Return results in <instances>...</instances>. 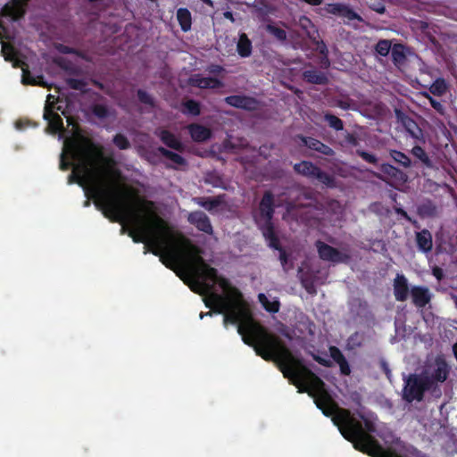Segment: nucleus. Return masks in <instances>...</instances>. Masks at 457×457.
Wrapping results in <instances>:
<instances>
[{
	"label": "nucleus",
	"mask_w": 457,
	"mask_h": 457,
	"mask_svg": "<svg viewBox=\"0 0 457 457\" xmlns=\"http://www.w3.org/2000/svg\"><path fill=\"white\" fill-rule=\"evenodd\" d=\"M44 119L47 131L63 140L60 168L71 169L69 183L82 187L107 218L120 222L134 242L145 244V253L159 256L191 290L204 295L207 307L223 314L225 325H237L243 341L264 360L276 361L292 382V351L253 320L241 293L203 259L201 250L162 219L153 202L122 181L114 162L71 122L63 102L48 95Z\"/></svg>",
	"instance_id": "obj_1"
},
{
	"label": "nucleus",
	"mask_w": 457,
	"mask_h": 457,
	"mask_svg": "<svg viewBox=\"0 0 457 457\" xmlns=\"http://www.w3.org/2000/svg\"><path fill=\"white\" fill-rule=\"evenodd\" d=\"M449 371L450 367L443 356L428 357L420 374L404 378L403 398L408 402L420 401L424 392L436 390L446 380Z\"/></svg>",
	"instance_id": "obj_2"
},
{
	"label": "nucleus",
	"mask_w": 457,
	"mask_h": 457,
	"mask_svg": "<svg viewBox=\"0 0 457 457\" xmlns=\"http://www.w3.org/2000/svg\"><path fill=\"white\" fill-rule=\"evenodd\" d=\"M272 213V196L270 193H266L260 204L258 213L254 215V220L259 228L262 229L269 245L276 250H279V259L281 265L283 266V269L287 270L288 269L287 267V255L286 253L278 247V242L271 225Z\"/></svg>",
	"instance_id": "obj_3"
},
{
	"label": "nucleus",
	"mask_w": 457,
	"mask_h": 457,
	"mask_svg": "<svg viewBox=\"0 0 457 457\" xmlns=\"http://www.w3.org/2000/svg\"><path fill=\"white\" fill-rule=\"evenodd\" d=\"M2 54L5 61L11 62L14 67H20L22 71V83L30 85H39L42 83V77L33 76L28 70L25 62L27 56L21 51L17 50L9 43L2 42Z\"/></svg>",
	"instance_id": "obj_4"
},
{
	"label": "nucleus",
	"mask_w": 457,
	"mask_h": 457,
	"mask_svg": "<svg viewBox=\"0 0 457 457\" xmlns=\"http://www.w3.org/2000/svg\"><path fill=\"white\" fill-rule=\"evenodd\" d=\"M295 170L304 176L319 179L328 187L333 186V179L329 175L321 172L319 168L309 162H302L295 165Z\"/></svg>",
	"instance_id": "obj_5"
},
{
	"label": "nucleus",
	"mask_w": 457,
	"mask_h": 457,
	"mask_svg": "<svg viewBox=\"0 0 457 457\" xmlns=\"http://www.w3.org/2000/svg\"><path fill=\"white\" fill-rule=\"evenodd\" d=\"M318 252L320 254V257L322 260L332 262H345L348 255L337 251V249L325 245L323 243L319 242L317 244Z\"/></svg>",
	"instance_id": "obj_6"
},
{
	"label": "nucleus",
	"mask_w": 457,
	"mask_h": 457,
	"mask_svg": "<svg viewBox=\"0 0 457 457\" xmlns=\"http://www.w3.org/2000/svg\"><path fill=\"white\" fill-rule=\"evenodd\" d=\"M187 220L197 229L206 233L212 234V227L207 215L203 212H193L187 216Z\"/></svg>",
	"instance_id": "obj_7"
},
{
	"label": "nucleus",
	"mask_w": 457,
	"mask_h": 457,
	"mask_svg": "<svg viewBox=\"0 0 457 457\" xmlns=\"http://www.w3.org/2000/svg\"><path fill=\"white\" fill-rule=\"evenodd\" d=\"M194 201L200 206L204 207L209 212H219L224 204L222 196L209 197V198H195Z\"/></svg>",
	"instance_id": "obj_8"
},
{
	"label": "nucleus",
	"mask_w": 457,
	"mask_h": 457,
	"mask_svg": "<svg viewBox=\"0 0 457 457\" xmlns=\"http://www.w3.org/2000/svg\"><path fill=\"white\" fill-rule=\"evenodd\" d=\"M226 102L229 105H232V106H235L237 108L246 109V110H253L257 107V102L253 98L246 97V96H228L226 98Z\"/></svg>",
	"instance_id": "obj_9"
},
{
	"label": "nucleus",
	"mask_w": 457,
	"mask_h": 457,
	"mask_svg": "<svg viewBox=\"0 0 457 457\" xmlns=\"http://www.w3.org/2000/svg\"><path fill=\"white\" fill-rule=\"evenodd\" d=\"M394 293L396 300L404 301L406 300L409 288L407 279L403 275L398 274L394 281Z\"/></svg>",
	"instance_id": "obj_10"
},
{
	"label": "nucleus",
	"mask_w": 457,
	"mask_h": 457,
	"mask_svg": "<svg viewBox=\"0 0 457 457\" xmlns=\"http://www.w3.org/2000/svg\"><path fill=\"white\" fill-rule=\"evenodd\" d=\"M327 11L329 13L339 15L348 20L360 19L349 6L343 4H330L327 7Z\"/></svg>",
	"instance_id": "obj_11"
},
{
	"label": "nucleus",
	"mask_w": 457,
	"mask_h": 457,
	"mask_svg": "<svg viewBox=\"0 0 457 457\" xmlns=\"http://www.w3.org/2000/svg\"><path fill=\"white\" fill-rule=\"evenodd\" d=\"M411 295L415 305L419 307L425 306L430 300L431 295L428 288L423 287H414L411 288Z\"/></svg>",
	"instance_id": "obj_12"
},
{
	"label": "nucleus",
	"mask_w": 457,
	"mask_h": 457,
	"mask_svg": "<svg viewBox=\"0 0 457 457\" xmlns=\"http://www.w3.org/2000/svg\"><path fill=\"white\" fill-rule=\"evenodd\" d=\"M191 83L200 88H216L220 86V82L216 79L202 77L195 75L191 79Z\"/></svg>",
	"instance_id": "obj_13"
},
{
	"label": "nucleus",
	"mask_w": 457,
	"mask_h": 457,
	"mask_svg": "<svg viewBox=\"0 0 457 457\" xmlns=\"http://www.w3.org/2000/svg\"><path fill=\"white\" fill-rule=\"evenodd\" d=\"M329 353L333 360L339 365L341 373L344 375H349L351 372L348 362L345 359L342 353L336 347L332 346L329 348Z\"/></svg>",
	"instance_id": "obj_14"
},
{
	"label": "nucleus",
	"mask_w": 457,
	"mask_h": 457,
	"mask_svg": "<svg viewBox=\"0 0 457 457\" xmlns=\"http://www.w3.org/2000/svg\"><path fill=\"white\" fill-rule=\"evenodd\" d=\"M188 129L191 137L195 141L202 142L208 139L211 137V130L204 126L195 124L189 126Z\"/></svg>",
	"instance_id": "obj_15"
},
{
	"label": "nucleus",
	"mask_w": 457,
	"mask_h": 457,
	"mask_svg": "<svg viewBox=\"0 0 457 457\" xmlns=\"http://www.w3.org/2000/svg\"><path fill=\"white\" fill-rule=\"evenodd\" d=\"M416 240L420 250L429 252L432 248V237L428 230H422L416 235Z\"/></svg>",
	"instance_id": "obj_16"
},
{
	"label": "nucleus",
	"mask_w": 457,
	"mask_h": 457,
	"mask_svg": "<svg viewBox=\"0 0 457 457\" xmlns=\"http://www.w3.org/2000/svg\"><path fill=\"white\" fill-rule=\"evenodd\" d=\"M177 19L183 31H188L191 29V13L186 8H179L177 12Z\"/></svg>",
	"instance_id": "obj_17"
},
{
	"label": "nucleus",
	"mask_w": 457,
	"mask_h": 457,
	"mask_svg": "<svg viewBox=\"0 0 457 457\" xmlns=\"http://www.w3.org/2000/svg\"><path fill=\"white\" fill-rule=\"evenodd\" d=\"M259 301L270 312H277L279 309V303L276 297L267 296L265 294H259Z\"/></svg>",
	"instance_id": "obj_18"
},
{
	"label": "nucleus",
	"mask_w": 457,
	"mask_h": 457,
	"mask_svg": "<svg viewBox=\"0 0 457 457\" xmlns=\"http://www.w3.org/2000/svg\"><path fill=\"white\" fill-rule=\"evenodd\" d=\"M237 52L242 57H247L252 53V43L245 33H242L239 37Z\"/></svg>",
	"instance_id": "obj_19"
},
{
	"label": "nucleus",
	"mask_w": 457,
	"mask_h": 457,
	"mask_svg": "<svg viewBox=\"0 0 457 457\" xmlns=\"http://www.w3.org/2000/svg\"><path fill=\"white\" fill-rule=\"evenodd\" d=\"M303 145L308 146L310 149H313L315 151L320 152L324 154H330L332 153L331 148L325 145L321 142L313 139V138H303L302 139Z\"/></svg>",
	"instance_id": "obj_20"
},
{
	"label": "nucleus",
	"mask_w": 457,
	"mask_h": 457,
	"mask_svg": "<svg viewBox=\"0 0 457 457\" xmlns=\"http://www.w3.org/2000/svg\"><path fill=\"white\" fill-rule=\"evenodd\" d=\"M161 140L168 146L179 150L182 146L180 141L167 130L160 131Z\"/></svg>",
	"instance_id": "obj_21"
},
{
	"label": "nucleus",
	"mask_w": 457,
	"mask_h": 457,
	"mask_svg": "<svg viewBox=\"0 0 457 457\" xmlns=\"http://www.w3.org/2000/svg\"><path fill=\"white\" fill-rule=\"evenodd\" d=\"M159 151L170 162V166L177 168L185 164L184 159L179 154L168 151L162 147L159 148Z\"/></svg>",
	"instance_id": "obj_22"
},
{
	"label": "nucleus",
	"mask_w": 457,
	"mask_h": 457,
	"mask_svg": "<svg viewBox=\"0 0 457 457\" xmlns=\"http://www.w3.org/2000/svg\"><path fill=\"white\" fill-rule=\"evenodd\" d=\"M381 170L384 173L389 175L391 178H394V179H399L402 181H405V179H406L405 175L402 171L395 169V167H393L390 164H383L381 167Z\"/></svg>",
	"instance_id": "obj_23"
},
{
	"label": "nucleus",
	"mask_w": 457,
	"mask_h": 457,
	"mask_svg": "<svg viewBox=\"0 0 457 457\" xmlns=\"http://www.w3.org/2000/svg\"><path fill=\"white\" fill-rule=\"evenodd\" d=\"M430 92L435 96H442L446 92L447 85L442 79H436L430 87Z\"/></svg>",
	"instance_id": "obj_24"
},
{
	"label": "nucleus",
	"mask_w": 457,
	"mask_h": 457,
	"mask_svg": "<svg viewBox=\"0 0 457 457\" xmlns=\"http://www.w3.org/2000/svg\"><path fill=\"white\" fill-rule=\"evenodd\" d=\"M183 112L191 115H197L200 113L199 104L195 101H187L183 104Z\"/></svg>",
	"instance_id": "obj_25"
},
{
	"label": "nucleus",
	"mask_w": 457,
	"mask_h": 457,
	"mask_svg": "<svg viewBox=\"0 0 457 457\" xmlns=\"http://www.w3.org/2000/svg\"><path fill=\"white\" fill-rule=\"evenodd\" d=\"M299 273H300V278H301V280H302V284L303 286L304 287V288L306 289V291L310 294H315L316 293V289H315V287L313 285V282L311 281L308 278H306L304 276V272H303V268H300L299 270Z\"/></svg>",
	"instance_id": "obj_26"
},
{
	"label": "nucleus",
	"mask_w": 457,
	"mask_h": 457,
	"mask_svg": "<svg viewBox=\"0 0 457 457\" xmlns=\"http://www.w3.org/2000/svg\"><path fill=\"white\" fill-rule=\"evenodd\" d=\"M391 156L395 162L403 164L404 167H408L411 164L409 157L401 152L393 151Z\"/></svg>",
	"instance_id": "obj_27"
},
{
	"label": "nucleus",
	"mask_w": 457,
	"mask_h": 457,
	"mask_svg": "<svg viewBox=\"0 0 457 457\" xmlns=\"http://www.w3.org/2000/svg\"><path fill=\"white\" fill-rule=\"evenodd\" d=\"M326 120L328 122L329 126L336 130L343 129V122L340 119L334 115L327 114L325 116Z\"/></svg>",
	"instance_id": "obj_28"
},
{
	"label": "nucleus",
	"mask_w": 457,
	"mask_h": 457,
	"mask_svg": "<svg viewBox=\"0 0 457 457\" xmlns=\"http://www.w3.org/2000/svg\"><path fill=\"white\" fill-rule=\"evenodd\" d=\"M391 48V45L387 40H381L376 46V51L382 56L388 54Z\"/></svg>",
	"instance_id": "obj_29"
},
{
	"label": "nucleus",
	"mask_w": 457,
	"mask_h": 457,
	"mask_svg": "<svg viewBox=\"0 0 457 457\" xmlns=\"http://www.w3.org/2000/svg\"><path fill=\"white\" fill-rule=\"evenodd\" d=\"M267 30L278 40H284L287 37L286 31L284 29L277 28L273 25H268Z\"/></svg>",
	"instance_id": "obj_30"
},
{
	"label": "nucleus",
	"mask_w": 457,
	"mask_h": 457,
	"mask_svg": "<svg viewBox=\"0 0 457 457\" xmlns=\"http://www.w3.org/2000/svg\"><path fill=\"white\" fill-rule=\"evenodd\" d=\"M113 142L120 149H126L129 145L128 139L122 135H117L114 137Z\"/></svg>",
	"instance_id": "obj_31"
},
{
	"label": "nucleus",
	"mask_w": 457,
	"mask_h": 457,
	"mask_svg": "<svg viewBox=\"0 0 457 457\" xmlns=\"http://www.w3.org/2000/svg\"><path fill=\"white\" fill-rule=\"evenodd\" d=\"M304 77L311 82L313 83H321L323 81V76L321 75H316L312 71H306L304 73Z\"/></svg>",
	"instance_id": "obj_32"
},
{
	"label": "nucleus",
	"mask_w": 457,
	"mask_h": 457,
	"mask_svg": "<svg viewBox=\"0 0 457 457\" xmlns=\"http://www.w3.org/2000/svg\"><path fill=\"white\" fill-rule=\"evenodd\" d=\"M95 114L99 118H104L108 114V109L104 105H96L94 108Z\"/></svg>",
	"instance_id": "obj_33"
},
{
	"label": "nucleus",
	"mask_w": 457,
	"mask_h": 457,
	"mask_svg": "<svg viewBox=\"0 0 457 457\" xmlns=\"http://www.w3.org/2000/svg\"><path fill=\"white\" fill-rule=\"evenodd\" d=\"M412 154L418 157L419 159L422 160L423 162L427 161V155L424 150L420 146H415L412 149Z\"/></svg>",
	"instance_id": "obj_34"
},
{
	"label": "nucleus",
	"mask_w": 457,
	"mask_h": 457,
	"mask_svg": "<svg viewBox=\"0 0 457 457\" xmlns=\"http://www.w3.org/2000/svg\"><path fill=\"white\" fill-rule=\"evenodd\" d=\"M138 98L139 100L144 103V104H149L150 106L153 105V101H152V98L149 95H147L145 92L144 91H138Z\"/></svg>",
	"instance_id": "obj_35"
},
{
	"label": "nucleus",
	"mask_w": 457,
	"mask_h": 457,
	"mask_svg": "<svg viewBox=\"0 0 457 457\" xmlns=\"http://www.w3.org/2000/svg\"><path fill=\"white\" fill-rule=\"evenodd\" d=\"M426 96L429 99V102H430L431 105L433 106V108L435 110H436L438 112L443 113L444 108H443V105L441 104V103H439L438 101L433 99L428 94Z\"/></svg>",
	"instance_id": "obj_36"
},
{
	"label": "nucleus",
	"mask_w": 457,
	"mask_h": 457,
	"mask_svg": "<svg viewBox=\"0 0 457 457\" xmlns=\"http://www.w3.org/2000/svg\"><path fill=\"white\" fill-rule=\"evenodd\" d=\"M360 154L368 162L374 163L377 161V159L374 155L368 154L366 152H361Z\"/></svg>",
	"instance_id": "obj_37"
},
{
	"label": "nucleus",
	"mask_w": 457,
	"mask_h": 457,
	"mask_svg": "<svg viewBox=\"0 0 457 457\" xmlns=\"http://www.w3.org/2000/svg\"><path fill=\"white\" fill-rule=\"evenodd\" d=\"M28 125V122L27 121H24V120H17L15 123H14V126H15V129L17 130H22L25 129V127Z\"/></svg>",
	"instance_id": "obj_38"
},
{
	"label": "nucleus",
	"mask_w": 457,
	"mask_h": 457,
	"mask_svg": "<svg viewBox=\"0 0 457 457\" xmlns=\"http://www.w3.org/2000/svg\"><path fill=\"white\" fill-rule=\"evenodd\" d=\"M433 275L437 279H441V278L443 277V270L440 268H434L433 269Z\"/></svg>",
	"instance_id": "obj_39"
},
{
	"label": "nucleus",
	"mask_w": 457,
	"mask_h": 457,
	"mask_svg": "<svg viewBox=\"0 0 457 457\" xmlns=\"http://www.w3.org/2000/svg\"><path fill=\"white\" fill-rule=\"evenodd\" d=\"M358 337V335L356 334L355 336H353V337H350V338H349V341H348V345H349V346L353 347V346H354V345H360V343H359V342H358V343H355V342H354V338H355V337Z\"/></svg>",
	"instance_id": "obj_40"
},
{
	"label": "nucleus",
	"mask_w": 457,
	"mask_h": 457,
	"mask_svg": "<svg viewBox=\"0 0 457 457\" xmlns=\"http://www.w3.org/2000/svg\"><path fill=\"white\" fill-rule=\"evenodd\" d=\"M393 56H394V59L395 61H398L400 58L403 57L402 54H399L398 50L396 48H394L393 50Z\"/></svg>",
	"instance_id": "obj_41"
},
{
	"label": "nucleus",
	"mask_w": 457,
	"mask_h": 457,
	"mask_svg": "<svg viewBox=\"0 0 457 457\" xmlns=\"http://www.w3.org/2000/svg\"><path fill=\"white\" fill-rule=\"evenodd\" d=\"M223 15L226 19L234 21V17L231 12H225Z\"/></svg>",
	"instance_id": "obj_42"
},
{
	"label": "nucleus",
	"mask_w": 457,
	"mask_h": 457,
	"mask_svg": "<svg viewBox=\"0 0 457 457\" xmlns=\"http://www.w3.org/2000/svg\"><path fill=\"white\" fill-rule=\"evenodd\" d=\"M382 365H383L384 370H385L387 378L390 379L391 372H390L389 369L387 368V366H386V364L385 362H383Z\"/></svg>",
	"instance_id": "obj_43"
},
{
	"label": "nucleus",
	"mask_w": 457,
	"mask_h": 457,
	"mask_svg": "<svg viewBox=\"0 0 457 457\" xmlns=\"http://www.w3.org/2000/svg\"><path fill=\"white\" fill-rule=\"evenodd\" d=\"M57 49L62 53H69L70 52V48L67 46H57Z\"/></svg>",
	"instance_id": "obj_44"
},
{
	"label": "nucleus",
	"mask_w": 457,
	"mask_h": 457,
	"mask_svg": "<svg viewBox=\"0 0 457 457\" xmlns=\"http://www.w3.org/2000/svg\"><path fill=\"white\" fill-rule=\"evenodd\" d=\"M306 1L313 5H318L321 3V0H306Z\"/></svg>",
	"instance_id": "obj_45"
},
{
	"label": "nucleus",
	"mask_w": 457,
	"mask_h": 457,
	"mask_svg": "<svg viewBox=\"0 0 457 457\" xmlns=\"http://www.w3.org/2000/svg\"><path fill=\"white\" fill-rule=\"evenodd\" d=\"M318 49L320 51L321 54H325L326 47L323 44L318 45Z\"/></svg>",
	"instance_id": "obj_46"
},
{
	"label": "nucleus",
	"mask_w": 457,
	"mask_h": 457,
	"mask_svg": "<svg viewBox=\"0 0 457 457\" xmlns=\"http://www.w3.org/2000/svg\"><path fill=\"white\" fill-rule=\"evenodd\" d=\"M315 359H316L320 363H322V364H324V365H328V361H326V360H324V359H322V358H320V357H319V358H315Z\"/></svg>",
	"instance_id": "obj_47"
},
{
	"label": "nucleus",
	"mask_w": 457,
	"mask_h": 457,
	"mask_svg": "<svg viewBox=\"0 0 457 457\" xmlns=\"http://www.w3.org/2000/svg\"><path fill=\"white\" fill-rule=\"evenodd\" d=\"M453 350L454 356L457 360V343L453 345Z\"/></svg>",
	"instance_id": "obj_48"
},
{
	"label": "nucleus",
	"mask_w": 457,
	"mask_h": 457,
	"mask_svg": "<svg viewBox=\"0 0 457 457\" xmlns=\"http://www.w3.org/2000/svg\"><path fill=\"white\" fill-rule=\"evenodd\" d=\"M207 315H210V316H211V315H212V312H207V313H203V312H202V313L200 314V318H201V319H203L204 316H207Z\"/></svg>",
	"instance_id": "obj_49"
},
{
	"label": "nucleus",
	"mask_w": 457,
	"mask_h": 457,
	"mask_svg": "<svg viewBox=\"0 0 457 457\" xmlns=\"http://www.w3.org/2000/svg\"><path fill=\"white\" fill-rule=\"evenodd\" d=\"M395 328H396V333H397V334H399V335L401 336V334H400V328H399V326H398V323H397V322L395 323ZM402 337H403V335H402Z\"/></svg>",
	"instance_id": "obj_50"
},
{
	"label": "nucleus",
	"mask_w": 457,
	"mask_h": 457,
	"mask_svg": "<svg viewBox=\"0 0 457 457\" xmlns=\"http://www.w3.org/2000/svg\"><path fill=\"white\" fill-rule=\"evenodd\" d=\"M413 124L411 120H408L405 125L410 129L411 125Z\"/></svg>",
	"instance_id": "obj_51"
},
{
	"label": "nucleus",
	"mask_w": 457,
	"mask_h": 457,
	"mask_svg": "<svg viewBox=\"0 0 457 457\" xmlns=\"http://www.w3.org/2000/svg\"><path fill=\"white\" fill-rule=\"evenodd\" d=\"M203 2L210 4V5H212V2L211 0H202Z\"/></svg>",
	"instance_id": "obj_52"
},
{
	"label": "nucleus",
	"mask_w": 457,
	"mask_h": 457,
	"mask_svg": "<svg viewBox=\"0 0 457 457\" xmlns=\"http://www.w3.org/2000/svg\"><path fill=\"white\" fill-rule=\"evenodd\" d=\"M220 70H221V68H220V66H217V67H215L212 71H213V72H214V71H220Z\"/></svg>",
	"instance_id": "obj_53"
},
{
	"label": "nucleus",
	"mask_w": 457,
	"mask_h": 457,
	"mask_svg": "<svg viewBox=\"0 0 457 457\" xmlns=\"http://www.w3.org/2000/svg\"><path fill=\"white\" fill-rule=\"evenodd\" d=\"M453 298L454 299L455 304L457 306V296L453 295Z\"/></svg>",
	"instance_id": "obj_54"
},
{
	"label": "nucleus",
	"mask_w": 457,
	"mask_h": 457,
	"mask_svg": "<svg viewBox=\"0 0 457 457\" xmlns=\"http://www.w3.org/2000/svg\"><path fill=\"white\" fill-rule=\"evenodd\" d=\"M88 205H89V201H88V200H87V202H86V206H88Z\"/></svg>",
	"instance_id": "obj_55"
}]
</instances>
